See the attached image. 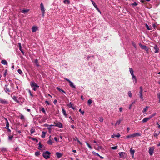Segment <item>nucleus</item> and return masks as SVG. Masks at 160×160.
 Masks as SVG:
<instances>
[{"label":"nucleus","instance_id":"obj_1","mask_svg":"<svg viewBox=\"0 0 160 160\" xmlns=\"http://www.w3.org/2000/svg\"><path fill=\"white\" fill-rule=\"evenodd\" d=\"M141 134L139 132H137L135 133H133L132 134H131L127 136L126 137V138L127 139L133 138L137 136H141Z\"/></svg>","mask_w":160,"mask_h":160},{"label":"nucleus","instance_id":"obj_2","mask_svg":"<svg viewBox=\"0 0 160 160\" xmlns=\"http://www.w3.org/2000/svg\"><path fill=\"white\" fill-rule=\"evenodd\" d=\"M31 87L33 88V90L35 91L37 88L39 87L38 84L34 82H30Z\"/></svg>","mask_w":160,"mask_h":160},{"label":"nucleus","instance_id":"obj_3","mask_svg":"<svg viewBox=\"0 0 160 160\" xmlns=\"http://www.w3.org/2000/svg\"><path fill=\"white\" fill-rule=\"evenodd\" d=\"M50 153L48 151L43 152V157L46 159H48L50 158Z\"/></svg>","mask_w":160,"mask_h":160},{"label":"nucleus","instance_id":"obj_4","mask_svg":"<svg viewBox=\"0 0 160 160\" xmlns=\"http://www.w3.org/2000/svg\"><path fill=\"white\" fill-rule=\"evenodd\" d=\"M64 79L69 82V85L71 87L74 89L76 88V86L74 83L72 82L69 79L67 78H64Z\"/></svg>","mask_w":160,"mask_h":160},{"label":"nucleus","instance_id":"obj_5","mask_svg":"<svg viewBox=\"0 0 160 160\" xmlns=\"http://www.w3.org/2000/svg\"><path fill=\"white\" fill-rule=\"evenodd\" d=\"M140 90L139 92V97L142 101L144 100L143 94H142V92H143V89L142 87L141 86L140 87Z\"/></svg>","mask_w":160,"mask_h":160},{"label":"nucleus","instance_id":"obj_6","mask_svg":"<svg viewBox=\"0 0 160 160\" xmlns=\"http://www.w3.org/2000/svg\"><path fill=\"white\" fill-rule=\"evenodd\" d=\"M118 154L121 158H126L127 156L126 153L123 152H119L118 153Z\"/></svg>","mask_w":160,"mask_h":160},{"label":"nucleus","instance_id":"obj_7","mask_svg":"<svg viewBox=\"0 0 160 160\" xmlns=\"http://www.w3.org/2000/svg\"><path fill=\"white\" fill-rule=\"evenodd\" d=\"M155 148L154 147H150L149 149L148 152L151 156H152L154 152Z\"/></svg>","mask_w":160,"mask_h":160},{"label":"nucleus","instance_id":"obj_8","mask_svg":"<svg viewBox=\"0 0 160 160\" xmlns=\"http://www.w3.org/2000/svg\"><path fill=\"white\" fill-rule=\"evenodd\" d=\"M139 45H140V48L142 49H144L146 51H147V52H148V47L146 46L143 45L141 44H139Z\"/></svg>","mask_w":160,"mask_h":160},{"label":"nucleus","instance_id":"obj_9","mask_svg":"<svg viewBox=\"0 0 160 160\" xmlns=\"http://www.w3.org/2000/svg\"><path fill=\"white\" fill-rule=\"evenodd\" d=\"M40 8L42 12H45V9L44 7L43 4L41 3L40 4Z\"/></svg>","mask_w":160,"mask_h":160},{"label":"nucleus","instance_id":"obj_10","mask_svg":"<svg viewBox=\"0 0 160 160\" xmlns=\"http://www.w3.org/2000/svg\"><path fill=\"white\" fill-rule=\"evenodd\" d=\"M0 103L4 104H8V102L5 99H3L0 98Z\"/></svg>","mask_w":160,"mask_h":160},{"label":"nucleus","instance_id":"obj_11","mask_svg":"<svg viewBox=\"0 0 160 160\" xmlns=\"http://www.w3.org/2000/svg\"><path fill=\"white\" fill-rule=\"evenodd\" d=\"M55 126L58 127L60 128H63V126L62 123L60 122H58L57 123V125H54Z\"/></svg>","mask_w":160,"mask_h":160},{"label":"nucleus","instance_id":"obj_12","mask_svg":"<svg viewBox=\"0 0 160 160\" xmlns=\"http://www.w3.org/2000/svg\"><path fill=\"white\" fill-rule=\"evenodd\" d=\"M135 150L133 149L132 148H131L130 150V154L132 155V156L133 158H134V153H135Z\"/></svg>","mask_w":160,"mask_h":160},{"label":"nucleus","instance_id":"obj_13","mask_svg":"<svg viewBox=\"0 0 160 160\" xmlns=\"http://www.w3.org/2000/svg\"><path fill=\"white\" fill-rule=\"evenodd\" d=\"M38 30V27L36 26H33L32 27V32H35Z\"/></svg>","mask_w":160,"mask_h":160},{"label":"nucleus","instance_id":"obj_14","mask_svg":"<svg viewBox=\"0 0 160 160\" xmlns=\"http://www.w3.org/2000/svg\"><path fill=\"white\" fill-rule=\"evenodd\" d=\"M12 98L14 101H15L17 103H20V101L18 100V98L16 96H14L13 97H12Z\"/></svg>","mask_w":160,"mask_h":160},{"label":"nucleus","instance_id":"obj_15","mask_svg":"<svg viewBox=\"0 0 160 160\" xmlns=\"http://www.w3.org/2000/svg\"><path fill=\"white\" fill-rule=\"evenodd\" d=\"M62 154L61 153H60L58 152H56V155L57 157L58 158H60L62 156Z\"/></svg>","mask_w":160,"mask_h":160},{"label":"nucleus","instance_id":"obj_16","mask_svg":"<svg viewBox=\"0 0 160 160\" xmlns=\"http://www.w3.org/2000/svg\"><path fill=\"white\" fill-rule=\"evenodd\" d=\"M4 119L6 121V127H5V128H8L9 127V122L8 120V119L6 118H4Z\"/></svg>","mask_w":160,"mask_h":160},{"label":"nucleus","instance_id":"obj_17","mask_svg":"<svg viewBox=\"0 0 160 160\" xmlns=\"http://www.w3.org/2000/svg\"><path fill=\"white\" fill-rule=\"evenodd\" d=\"M154 48L155 49V51H154V52L156 53L158 52H159V48L157 45H155L154 47Z\"/></svg>","mask_w":160,"mask_h":160},{"label":"nucleus","instance_id":"obj_18","mask_svg":"<svg viewBox=\"0 0 160 160\" xmlns=\"http://www.w3.org/2000/svg\"><path fill=\"white\" fill-rule=\"evenodd\" d=\"M120 135L118 133V134L117 135H115L114 134H113V135H112L111 136V137L112 138H114L115 137H117V138H118L120 137Z\"/></svg>","mask_w":160,"mask_h":160},{"label":"nucleus","instance_id":"obj_19","mask_svg":"<svg viewBox=\"0 0 160 160\" xmlns=\"http://www.w3.org/2000/svg\"><path fill=\"white\" fill-rule=\"evenodd\" d=\"M148 120H149V119L148 117L145 118L142 120V123H144L148 121Z\"/></svg>","mask_w":160,"mask_h":160},{"label":"nucleus","instance_id":"obj_20","mask_svg":"<svg viewBox=\"0 0 160 160\" xmlns=\"http://www.w3.org/2000/svg\"><path fill=\"white\" fill-rule=\"evenodd\" d=\"M51 137V136H50L49 137V139L48 141V143L49 145H52V143H53V142L52 141V140L50 139Z\"/></svg>","mask_w":160,"mask_h":160},{"label":"nucleus","instance_id":"obj_21","mask_svg":"<svg viewBox=\"0 0 160 160\" xmlns=\"http://www.w3.org/2000/svg\"><path fill=\"white\" fill-rule=\"evenodd\" d=\"M56 89L57 90H59L60 92L65 94L66 93L65 91H64L63 90L60 89V88L58 87H57Z\"/></svg>","mask_w":160,"mask_h":160},{"label":"nucleus","instance_id":"obj_22","mask_svg":"<svg viewBox=\"0 0 160 160\" xmlns=\"http://www.w3.org/2000/svg\"><path fill=\"white\" fill-rule=\"evenodd\" d=\"M132 77V79H133V82H134L135 83H136L137 81V80L136 77L134 75V76H133Z\"/></svg>","mask_w":160,"mask_h":160},{"label":"nucleus","instance_id":"obj_23","mask_svg":"<svg viewBox=\"0 0 160 160\" xmlns=\"http://www.w3.org/2000/svg\"><path fill=\"white\" fill-rule=\"evenodd\" d=\"M1 63L2 64L4 65H6L7 64V62L5 60H3L1 61Z\"/></svg>","mask_w":160,"mask_h":160},{"label":"nucleus","instance_id":"obj_24","mask_svg":"<svg viewBox=\"0 0 160 160\" xmlns=\"http://www.w3.org/2000/svg\"><path fill=\"white\" fill-rule=\"evenodd\" d=\"M29 9H23L22 10L21 12L24 13H26L29 11Z\"/></svg>","mask_w":160,"mask_h":160},{"label":"nucleus","instance_id":"obj_25","mask_svg":"<svg viewBox=\"0 0 160 160\" xmlns=\"http://www.w3.org/2000/svg\"><path fill=\"white\" fill-rule=\"evenodd\" d=\"M34 62L36 64L37 66V67L39 66V64L38 63V60L37 59H35Z\"/></svg>","mask_w":160,"mask_h":160},{"label":"nucleus","instance_id":"obj_26","mask_svg":"<svg viewBox=\"0 0 160 160\" xmlns=\"http://www.w3.org/2000/svg\"><path fill=\"white\" fill-rule=\"evenodd\" d=\"M64 3L67 4H70V2L69 0H64L63 1Z\"/></svg>","mask_w":160,"mask_h":160},{"label":"nucleus","instance_id":"obj_27","mask_svg":"<svg viewBox=\"0 0 160 160\" xmlns=\"http://www.w3.org/2000/svg\"><path fill=\"white\" fill-rule=\"evenodd\" d=\"M5 91H6V92H10L9 89V88H8V85H6L5 86Z\"/></svg>","mask_w":160,"mask_h":160},{"label":"nucleus","instance_id":"obj_28","mask_svg":"<svg viewBox=\"0 0 160 160\" xmlns=\"http://www.w3.org/2000/svg\"><path fill=\"white\" fill-rule=\"evenodd\" d=\"M46 133H47V132H44V131H43L42 132V135H41V137L42 138H45V135L46 134Z\"/></svg>","mask_w":160,"mask_h":160},{"label":"nucleus","instance_id":"obj_29","mask_svg":"<svg viewBox=\"0 0 160 160\" xmlns=\"http://www.w3.org/2000/svg\"><path fill=\"white\" fill-rule=\"evenodd\" d=\"M62 112L63 114L65 116V117H66L67 115L66 113V112L65 110L63 108H62Z\"/></svg>","mask_w":160,"mask_h":160},{"label":"nucleus","instance_id":"obj_30","mask_svg":"<svg viewBox=\"0 0 160 160\" xmlns=\"http://www.w3.org/2000/svg\"><path fill=\"white\" fill-rule=\"evenodd\" d=\"M130 72L132 76L134 75L133 74V71L132 68H130Z\"/></svg>","mask_w":160,"mask_h":160},{"label":"nucleus","instance_id":"obj_31","mask_svg":"<svg viewBox=\"0 0 160 160\" xmlns=\"http://www.w3.org/2000/svg\"><path fill=\"white\" fill-rule=\"evenodd\" d=\"M121 121L122 120L120 119L118 120L116 122V123L115 124V125L116 126L117 125H119Z\"/></svg>","mask_w":160,"mask_h":160},{"label":"nucleus","instance_id":"obj_32","mask_svg":"<svg viewBox=\"0 0 160 160\" xmlns=\"http://www.w3.org/2000/svg\"><path fill=\"white\" fill-rule=\"evenodd\" d=\"M148 106H146L144 109H143V113H145L146 111H147V110L148 109Z\"/></svg>","mask_w":160,"mask_h":160},{"label":"nucleus","instance_id":"obj_33","mask_svg":"<svg viewBox=\"0 0 160 160\" xmlns=\"http://www.w3.org/2000/svg\"><path fill=\"white\" fill-rule=\"evenodd\" d=\"M0 149L1 151L2 152H5L7 150V149L6 148L3 147L1 148Z\"/></svg>","mask_w":160,"mask_h":160},{"label":"nucleus","instance_id":"obj_34","mask_svg":"<svg viewBox=\"0 0 160 160\" xmlns=\"http://www.w3.org/2000/svg\"><path fill=\"white\" fill-rule=\"evenodd\" d=\"M145 26L146 28L148 30H151V28H150L148 26V25L147 24H145Z\"/></svg>","mask_w":160,"mask_h":160},{"label":"nucleus","instance_id":"obj_35","mask_svg":"<svg viewBox=\"0 0 160 160\" xmlns=\"http://www.w3.org/2000/svg\"><path fill=\"white\" fill-rule=\"evenodd\" d=\"M86 144L88 146V148L90 149H92V147L89 144L88 142H86Z\"/></svg>","mask_w":160,"mask_h":160},{"label":"nucleus","instance_id":"obj_36","mask_svg":"<svg viewBox=\"0 0 160 160\" xmlns=\"http://www.w3.org/2000/svg\"><path fill=\"white\" fill-rule=\"evenodd\" d=\"M92 102V101L91 99H89L88 101V103L89 105H90Z\"/></svg>","mask_w":160,"mask_h":160},{"label":"nucleus","instance_id":"obj_37","mask_svg":"<svg viewBox=\"0 0 160 160\" xmlns=\"http://www.w3.org/2000/svg\"><path fill=\"white\" fill-rule=\"evenodd\" d=\"M8 74V70L7 69L5 70L4 73L3 74V76L4 77H5L6 75Z\"/></svg>","mask_w":160,"mask_h":160},{"label":"nucleus","instance_id":"obj_38","mask_svg":"<svg viewBox=\"0 0 160 160\" xmlns=\"http://www.w3.org/2000/svg\"><path fill=\"white\" fill-rule=\"evenodd\" d=\"M41 111L43 112L45 114H46V112H45V109H44V108L43 107H42L41 108Z\"/></svg>","mask_w":160,"mask_h":160},{"label":"nucleus","instance_id":"obj_39","mask_svg":"<svg viewBox=\"0 0 160 160\" xmlns=\"http://www.w3.org/2000/svg\"><path fill=\"white\" fill-rule=\"evenodd\" d=\"M35 132V130L34 129H33L32 128L30 130V132L31 134H32Z\"/></svg>","mask_w":160,"mask_h":160},{"label":"nucleus","instance_id":"obj_40","mask_svg":"<svg viewBox=\"0 0 160 160\" xmlns=\"http://www.w3.org/2000/svg\"><path fill=\"white\" fill-rule=\"evenodd\" d=\"M67 106L69 107V108H71L72 107V103L71 102H70L67 104Z\"/></svg>","mask_w":160,"mask_h":160},{"label":"nucleus","instance_id":"obj_41","mask_svg":"<svg viewBox=\"0 0 160 160\" xmlns=\"http://www.w3.org/2000/svg\"><path fill=\"white\" fill-rule=\"evenodd\" d=\"M13 136H8V139L9 140L11 141L13 138Z\"/></svg>","mask_w":160,"mask_h":160},{"label":"nucleus","instance_id":"obj_42","mask_svg":"<svg viewBox=\"0 0 160 160\" xmlns=\"http://www.w3.org/2000/svg\"><path fill=\"white\" fill-rule=\"evenodd\" d=\"M128 95L131 98L132 97V94L131 91H129L128 92Z\"/></svg>","mask_w":160,"mask_h":160},{"label":"nucleus","instance_id":"obj_43","mask_svg":"<svg viewBox=\"0 0 160 160\" xmlns=\"http://www.w3.org/2000/svg\"><path fill=\"white\" fill-rule=\"evenodd\" d=\"M138 4L137 3H136V2H134L133 3H132L131 4V5H132L133 6H137L138 5Z\"/></svg>","mask_w":160,"mask_h":160},{"label":"nucleus","instance_id":"obj_44","mask_svg":"<svg viewBox=\"0 0 160 160\" xmlns=\"http://www.w3.org/2000/svg\"><path fill=\"white\" fill-rule=\"evenodd\" d=\"M20 118L21 120H23L24 119V117L23 115H21L20 116Z\"/></svg>","mask_w":160,"mask_h":160},{"label":"nucleus","instance_id":"obj_45","mask_svg":"<svg viewBox=\"0 0 160 160\" xmlns=\"http://www.w3.org/2000/svg\"><path fill=\"white\" fill-rule=\"evenodd\" d=\"M103 118L102 117H100L99 118V121L102 122H103Z\"/></svg>","mask_w":160,"mask_h":160},{"label":"nucleus","instance_id":"obj_46","mask_svg":"<svg viewBox=\"0 0 160 160\" xmlns=\"http://www.w3.org/2000/svg\"><path fill=\"white\" fill-rule=\"evenodd\" d=\"M117 146H115L114 147H112L111 148L113 150H115L117 149Z\"/></svg>","mask_w":160,"mask_h":160},{"label":"nucleus","instance_id":"obj_47","mask_svg":"<svg viewBox=\"0 0 160 160\" xmlns=\"http://www.w3.org/2000/svg\"><path fill=\"white\" fill-rule=\"evenodd\" d=\"M79 112H80L82 114V115H83L84 113V111H82V110H81V109H80L79 110Z\"/></svg>","mask_w":160,"mask_h":160},{"label":"nucleus","instance_id":"obj_48","mask_svg":"<svg viewBox=\"0 0 160 160\" xmlns=\"http://www.w3.org/2000/svg\"><path fill=\"white\" fill-rule=\"evenodd\" d=\"M18 72L20 74H22V70L21 69H18Z\"/></svg>","mask_w":160,"mask_h":160},{"label":"nucleus","instance_id":"obj_49","mask_svg":"<svg viewBox=\"0 0 160 160\" xmlns=\"http://www.w3.org/2000/svg\"><path fill=\"white\" fill-rule=\"evenodd\" d=\"M158 98L159 99V102H160V93L159 92L157 94Z\"/></svg>","mask_w":160,"mask_h":160},{"label":"nucleus","instance_id":"obj_50","mask_svg":"<svg viewBox=\"0 0 160 160\" xmlns=\"http://www.w3.org/2000/svg\"><path fill=\"white\" fill-rule=\"evenodd\" d=\"M39 154H40V153H39V152H35V155L36 156H38L39 155Z\"/></svg>","mask_w":160,"mask_h":160},{"label":"nucleus","instance_id":"obj_51","mask_svg":"<svg viewBox=\"0 0 160 160\" xmlns=\"http://www.w3.org/2000/svg\"><path fill=\"white\" fill-rule=\"evenodd\" d=\"M158 135V134L154 133L153 134V136L155 137H157Z\"/></svg>","mask_w":160,"mask_h":160},{"label":"nucleus","instance_id":"obj_52","mask_svg":"<svg viewBox=\"0 0 160 160\" xmlns=\"http://www.w3.org/2000/svg\"><path fill=\"white\" fill-rule=\"evenodd\" d=\"M32 139L33 141H35L36 142H38V139H37L35 138H32Z\"/></svg>","mask_w":160,"mask_h":160},{"label":"nucleus","instance_id":"obj_53","mask_svg":"<svg viewBox=\"0 0 160 160\" xmlns=\"http://www.w3.org/2000/svg\"><path fill=\"white\" fill-rule=\"evenodd\" d=\"M18 44L19 46V49H20V50H21V49H22L21 44V43H18Z\"/></svg>","mask_w":160,"mask_h":160},{"label":"nucleus","instance_id":"obj_54","mask_svg":"<svg viewBox=\"0 0 160 160\" xmlns=\"http://www.w3.org/2000/svg\"><path fill=\"white\" fill-rule=\"evenodd\" d=\"M90 0L91 1L92 3L93 4V5L94 6L96 5V4L92 0Z\"/></svg>","mask_w":160,"mask_h":160},{"label":"nucleus","instance_id":"obj_55","mask_svg":"<svg viewBox=\"0 0 160 160\" xmlns=\"http://www.w3.org/2000/svg\"><path fill=\"white\" fill-rule=\"evenodd\" d=\"M28 92H29V93L30 95V96H32V97H33V95L32 94L31 92V91H30V90H28Z\"/></svg>","mask_w":160,"mask_h":160},{"label":"nucleus","instance_id":"obj_56","mask_svg":"<svg viewBox=\"0 0 160 160\" xmlns=\"http://www.w3.org/2000/svg\"><path fill=\"white\" fill-rule=\"evenodd\" d=\"M42 145L41 143H40V142L39 143V147L40 148H42Z\"/></svg>","mask_w":160,"mask_h":160},{"label":"nucleus","instance_id":"obj_57","mask_svg":"<svg viewBox=\"0 0 160 160\" xmlns=\"http://www.w3.org/2000/svg\"><path fill=\"white\" fill-rule=\"evenodd\" d=\"M132 44L133 45V47L135 48H136V44H135V43L134 42H132Z\"/></svg>","mask_w":160,"mask_h":160},{"label":"nucleus","instance_id":"obj_58","mask_svg":"<svg viewBox=\"0 0 160 160\" xmlns=\"http://www.w3.org/2000/svg\"><path fill=\"white\" fill-rule=\"evenodd\" d=\"M153 117V115H150L149 117H148V119L149 120V119H151V118H152Z\"/></svg>","mask_w":160,"mask_h":160},{"label":"nucleus","instance_id":"obj_59","mask_svg":"<svg viewBox=\"0 0 160 160\" xmlns=\"http://www.w3.org/2000/svg\"><path fill=\"white\" fill-rule=\"evenodd\" d=\"M45 14V12H42V16L43 17H44Z\"/></svg>","mask_w":160,"mask_h":160},{"label":"nucleus","instance_id":"obj_60","mask_svg":"<svg viewBox=\"0 0 160 160\" xmlns=\"http://www.w3.org/2000/svg\"><path fill=\"white\" fill-rule=\"evenodd\" d=\"M120 112H122L123 110V108L122 107H120L119 108Z\"/></svg>","mask_w":160,"mask_h":160},{"label":"nucleus","instance_id":"obj_61","mask_svg":"<svg viewBox=\"0 0 160 160\" xmlns=\"http://www.w3.org/2000/svg\"><path fill=\"white\" fill-rule=\"evenodd\" d=\"M45 102L48 105H49L50 104V103L47 101H45Z\"/></svg>","mask_w":160,"mask_h":160},{"label":"nucleus","instance_id":"obj_62","mask_svg":"<svg viewBox=\"0 0 160 160\" xmlns=\"http://www.w3.org/2000/svg\"><path fill=\"white\" fill-rule=\"evenodd\" d=\"M54 139L56 142H58V140L57 138L56 137H55L54 138Z\"/></svg>","mask_w":160,"mask_h":160},{"label":"nucleus","instance_id":"obj_63","mask_svg":"<svg viewBox=\"0 0 160 160\" xmlns=\"http://www.w3.org/2000/svg\"><path fill=\"white\" fill-rule=\"evenodd\" d=\"M152 26L154 28H155L156 27V25L155 24H152Z\"/></svg>","mask_w":160,"mask_h":160},{"label":"nucleus","instance_id":"obj_64","mask_svg":"<svg viewBox=\"0 0 160 160\" xmlns=\"http://www.w3.org/2000/svg\"><path fill=\"white\" fill-rule=\"evenodd\" d=\"M95 155L98 156V157L100 156V155L98 153H96L95 154Z\"/></svg>","mask_w":160,"mask_h":160}]
</instances>
